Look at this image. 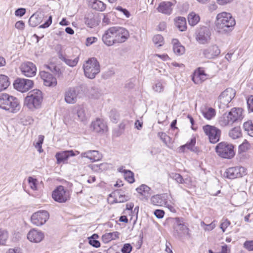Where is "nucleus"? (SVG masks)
Here are the masks:
<instances>
[{"instance_id": "49530a36", "label": "nucleus", "mask_w": 253, "mask_h": 253, "mask_svg": "<svg viewBox=\"0 0 253 253\" xmlns=\"http://www.w3.org/2000/svg\"><path fill=\"white\" fill-rule=\"evenodd\" d=\"M153 41L155 44L160 46L164 43V38L161 35H157L153 37Z\"/></svg>"}, {"instance_id": "de8ad7c7", "label": "nucleus", "mask_w": 253, "mask_h": 253, "mask_svg": "<svg viewBox=\"0 0 253 253\" xmlns=\"http://www.w3.org/2000/svg\"><path fill=\"white\" fill-rule=\"evenodd\" d=\"M44 138V137L43 135H39V137H38V141L35 144V147H36V148L38 149V151L40 153H42L43 151L42 146V144L43 143Z\"/></svg>"}, {"instance_id": "774afa93", "label": "nucleus", "mask_w": 253, "mask_h": 253, "mask_svg": "<svg viewBox=\"0 0 253 253\" xmlns=\"http://www.w3.org/2000/svg\"><path fill=\"white\" fill-rule=\"evenodd\" d=\"M97 40V39L95 37L87 38L86 40V45L87 46H89V45L92 44V43H94L95 42H96Z\"/></svg>"}, {"instance_id": "f704fd0d", "label": "nucleus", "mask_w": 253, "mask_h": 253, "mask_svg": "<svg viewBox=\"0 0 253 253\" xmlns=\"http://www.w3.org/2000/svg\"><path fill=\"white\" fill-rule=\"evenodd\" d=\"M150 188L145 184H142L136 188L138 193L146 198L150 196Z\"/></svg>"}, {"instance_id": "c03bdc74", "label": "nucleus", "mask_w": 253, "mask_h": 253, "mask_svg": "<svg viewBox=\"0 0 253 253\" xmlns=\"http://www.w3.org/2000/svg\"><path fill=\"white\" fill-rule=\"evenodd\" d=\"M8 238V234L7 231L0 229V245H5Z\"/></svg>"}, {"instance_id": "9b49d317", "label": "nucleus", "mask_w": 253, "mask_h": 253, "mask_svg": "<svg viewBox=\"0 0 253 253\" xmlns=\"http://www.w3.org/2000/svg\"><path fill=\"white\" fill-rule=\"evenodd\" d=\"M34 85L32 80L18 78L15 80L13 83L14 88L21 92H25L32 88Z\"/></svg>"}, {"instance_id": "58836bf2", "label": "nucleus", "mask_w": 253, "mask_h": 253, "mask_svg": "<svg viewBox=\"0 0 253 253\" xmlns=\"http://www.w3.org/2000/svg\"><path fill=\"white\" fill-rule=\"evenodd\" d=\"M189 24L193 26L196 25L200 21V17L195 12L190 13L188 16Z\"/></svg>"}, {"instance_id": "f3484780", "label": "nucleus", "mask_w": 253, "mask_h": 253, "mask_svg": "<svg viewBox=\"0 0 253 253\" xmlns=\"http://www.w3.org/2000/svg\"><path fill=\"white\" fill-rule=\"evenodd\" d=\"M90 128L93 131L100 134L106 132L108 130L106 123L100 119H96L93 121L91 123Z\"/></svg>"}, {"instance_id": "338daca9", "label": "nucleus", "mask_w": 253, "mask_h": 253, "mask_svg": "<svg viewBox=\"0 0 253 253\" xmlns=\"http://www.w3.org/2000/svg\"><path fill=\"white\" fill-rule=\"evenodd\" d=\"M129 198V196H116V201L117 202L123 203L127 201Z\"/></svg>"}, {"instance_id": "13d9d810", "label": "nucleus", "mask_w": 253, "mask_h": 253, "mask_svg": "<svg viewBox=\"0 0 253 253\" xmlns=\"http://www.w3.org/2000/svg\"><path fill=\"white\" fill-rule=\"evenodd\" d=\"M230 222L227 219H224L222 220L221 223L220 224V227L224 232L225 229L230 225Z\"/></svg>"}, {"instance_id": "c9c22d12", "label": "nucleus", "mask_w": 253, "mask_h": 253, "mask_svg": "<svg viewBox=\"0 0 253 253\" xmlns=\"http://www.w3.org/2000/svg\"><path fill=\"white\" fill-rule=\"evenodd\" d=\"M9 84L8 77L4 75H0V92L6 89Z\"/></svg>"}, {"instance_id": "f03ea898", "label": "nucleus", "mask_w": 253, "mask_h": 253, "mask_svg": "<svg viewBox=\"0 0 253 253\" xmlns=\"http://www.w3.org/2000/svg\"><path fill=\"white\" fill-rule=\"evenodd\" d=\"M42 92L39 89H34L30 91L24 100V105L29 109L34 110L39 108L42 101Z\"/></svg>"}, {"instance_id": "bf43d9fd", "label": "nucleus", "mask_w": 253, "mask_h": 253, "mask_svg": "<svg viewBox=\"0 0 253 253\" xmlns=\"http://www.w3.org/2000/svg\"><path fill=\"white\" fill-rule=\"evenodd\" d=\"M132 250V247L129 244H125L122 248V253H130Z\"/></svg>"}, {"instance_id": "052dcab7", "label": "nucleus", "mask_w": 253, "mask_h": 253, "mask_svg": "<svg viewBox=\"0 0 253 253\" xmlns=\"http://www.w3.org/2000/svg\"><path fill=\"white\" fill-rule=\"evenodd\" d=\"M247 105L249 109L253 112V95H251L247 99Z\"/></svg>"}, {"instance_id": "393cba45", "label": "nucleus", "mask_w": 253, "mask_h": 253, "mask_svg": "<svg viewBox=\"0 0 253 253\" xmlns=\"http://www.w3.org/2000/svg\"><path fill=\"white\" fill-rule=\"evenodd\" d=\"M172 5V3L169 1H164L160 3L157 8V10L160 12L169 15L171 14L172 10L171 7Z\"/></svg>"}, {"instance_id": "bb28decb", "label": "nucleus", "mask_w": 253, "mask_h": 253, "mask_svg": "<svg viewBox=\"0 0 253 253\" xmlns=\"http://www.w3.org/2000/svg\"><path fill=\"white\" fill-rule=\"evenodd\" d=\"M207 79V75L203 70H198L195 72L192 77V81L196 84H200Z\"/></svg>"}, {"instance_id": "9d476101", "label": "nucleus", "mask_w": 253, "mask_h": 253, "mask_svg": "<svg viewBox=\"0 0 253 253\" xmlns=\"http://www.w3.org/2000/svg\"><path fill=\"white\" fill-rule=\"evenodd\" d=\"M82 90L80 87H70L64 93L65 101L68 104H74L78 98L82 97Z\"/></svg>"}, {"instance_id": "2f4dec72", "label": "nucleus", "mask_w": 253, "mask_h": 253, "mask_svg": "<svg viewBox=\"0 0 253 253\" xmlns=\"http://www.w3.org/2000/svg\"><path fill=\"white\" fill-rule=\"evenodd\" d=\"M12 95L7 93L0 94V108L6 111L8 103Z\"/></svg>"}, {"instance_id": "ddd939ff", "label": "nucleus", "mask_w": 253, "mask_h": 253, "mask_svg": "<svg viewBox=\"0 0 253 253\" xmlns=\"http://www.w3.org/2000/svg\"><path fill=\"white\" fill-rule=\"evenodd\" d=\"M49 213L46 211H40L35 212L31 217L32 223L36 226L43 225L49 218Z\"/></svg>"}, {"instance_id": "423d86ee", "label": "nucleus", "mask_w": 253, "mask_h": 253, "mask_svg": "<svg viewBox=\"0 0 253 253\" xmlns=\"http://www.w3.org/2000/svg\"><path fill=\"white\" fill-rule=\"evenodd\" d=\"M173 223V234L175 236L182 237L189 235V228L185 225L183 218L176 217L171 219Z\"/></svg>"}, {"instance_id": "e433bc0d", "label": "nucleus", "mask_w": 253, "mask_h": 253, "mask_svg": "<svg viewBox=\"0 0 253 253\" xmlns=\"http://www.w3.org/2000/svg\"><path fill=\"white\" fill-rule=\"evenodd\" d=\"M202 113L204 117L209 120H211L215 115V110L211 107L202 110Z\"/></svg>"}, {"instance_id": "4c0bfd02", "label": "nucleus", "mask_w": 253, "mask_h": 253, "mask_svg": "<svg viewBox=\"0 0 253 253\" xmlns=\"http://www.w3.org/2000/svg\"><path fill=\"white\" fill-rule=\"evenodd\" d=\"M229 136L233 139L239 138L242 136L241 129L240 127H235L229 132Z\"/></svg>"}, {"instance_id": "7c9ffc66", "label": "nucleus", "mask_w": 253, "mask_h": 253, "mask_svg": "<svg viewBox=\"0 0 253 253\" xmlns=\"http://www.w3.org/2000/svg\"><path fill=\"white\" fill-rule=\"evenodd\" d=\"M84 22L90 28H92L97 25L95 16L92 13H88L85 16Z\"/></svg>"}, {"instance_id": "6e6552de", "label": "nucleus", "mask_w": 253, "mask_h": 253, "mask_svg": "<svg viewBox=\"0 0 253 253\" xmlns=\"http://www.w3.org/2000/svg\"><path fill=\"white\" fill-rule=\"evenodd\" d=\"M236 92L232 88H228L221 92L218 98V106L220 109L227 107L228 104L234 98Z\"/></svg>"}, {"instance_id": "4d7b16f0", "label": "nucleus", "mask_w": 253, "mask_h": 253, "mask_svg": "<svg viewBox=\"0 0 253 253\" xmlns=\"http://www.w3.org/2000/svg\"><path fill=\"white\" fill-rule=\"evenodd\" d=\"M196 143V140L195 138L191 139L190 142L189 143H186L185 145L186 148L187 149L190 150L192 151H194V146Z\"/></svg>"}, {"instance_id": "5701e85b", "label": "nucleus", "mask_w": 253, "mask_h": 253, "mask_svg": "<svg viewBox=\"0 0 253 253\" xmlns=\"http://www.w3.org/2000/svg\"><path fill=\"white\" fill-rule=\"evenodd\" d=\"M82 157L86 158L92 162L100 160L102 155L98 151L90 150L81 154Z\"/></svg>"}, {"instance_id": "39448f33", "label": "nucleus", "mask_w": 253, "mask_h": 253, "mask_svg": "<svg viewBox=\"0 0 253 253\" xmlns=\"http://www.w3.org/2000/svg\"><path fill=\"white\" fill-rule=\"evenodd\" d=\"M215 151L219 156L224 159H231L235 154L233 145L225 142L218 143Z\"/></svg>"}, {"instance_id": "69168bd1", "label": "nucleus", "mask_w": 253, "mask_h": 253, "mask_svg": "<svg viewBox=\"0 0 253 253\" xmlns=\"http://www.w3.org/2000/svg\"><path fill=\"white\" fill-rule=\"evenodd\" d=\"M165 212L161 210H156L154 211L155 215L158 218H162L164 217Z\"/></svg>"}, {"instance_id": "ea45409f", "label": "nucleus", "mask_w": 253, "mask_h": 253, "mask_svg": "<svg viewBox=\"0 0 253 253\" xmlns=\"http://www.w3.org/2000/svg\"><path fill=\"white\" fill-rule=\"evenodd\" d=\"M40 22L41 18L36 14H33L29 19V24L33 27L37 26L40 24Z\"/></svg>"}, {"instance_id": "a18cd8bd", "label": "nucleus", "mask_w": 253, "mask_h": 253, "mask_svg": "<svg viewBox=\"0 0 253 253\" xmlns=\"http://www.w3.org/2000/svg\"><path fill=\"white\" fill-rule=\"evenodd\" d=\"M152 88L155 92L161 93L164 91L165 86L162 82H158L153 85Z\"/></svg>"}, {"instance_id": "09e8293b", "label": "nucleus", "mask_w": 253, "mask_h": 253, "mask_svg": "<svg viewBox=\"0 0 253 253\" xmlns=\"http://www.w3.org/2000/svg\"><path fill=\"white\" fill-rule=\"evenodd\" d=\"M94 236L98 237V235L96 234H94L90 238H89V243L90 245L95 248H98L100 246V243L98 240L94 239Z\"/></svg>"}, {"instance_id": "1a4fd4ad", "label": "nucleus", "mask_w": 253, "mask_h": 253, "mask_svg": "<svg viewBox=\"0 0 253 253\" xmlns=\"http://www.w3.org/2000/svg\"><path fill=\"white\" fill-rule=\"evenodd\" d=\"M203 129L211 143L214 144L219 140L221 132L217 127L207 125L203 126Z\"/></svg>"}, {"instance_id": "680f3d73", "label": "nucleus", "mask_w": 253, "mask_h": 253, "mask_svg": "<svg viewBox=\"0 0 253 253\" xmlns=\"http://www.w3.org/2000/svg\"><path fill=\"white\" fill-rule=\"evenodd\" d=\"M15 27L19 30H23L25 28V23L23 21H18L16 22Z\"/></svg>"}, {"instance_id": "20e7f679", "label": "nucleus", "mask_w": 253, "mask_h": 253, "mask_svg": "<svg viewBox=\"0 0 253 253\" xmlns=\"http://www.w3.org/2000/svg\"><path fill=\"white\" fill-rule=\"evenodd\" d=\"M84 76L90 79L95 78L100 71L99 62L95 58H91L86 61L83 66Z\"/></svg>"}, {"instance_id": "dca6fc26", "label": "nucleus", "mask_w": 253, "mask_h": 253, "mask_svg": "<svg viewBox=\"0 0 253 253\" xmlns=\"http://www.w3.org/2000/svg\"><path fill=\"white\" fill-rule=\"evenodd\" d=\"M20 70L22 74L27 77H32L36 75L37 67L32 62L27 61L21 63Z\"/></svg>"}, {"instance_id": "79ce46f5", "label": "nucleus", "mask_w": 253, "mask_h": 253, "mask_svg": "<svg viewBox=\"0 0 253 253\" xmlns=\"http://www.w3.org/2000/svg\"><path fill=\"white\" fill-rule=\"evenodd\" d=\"M122 169H120V171H122ZM122 172L124 173V177L125 179L130 183H132L134 181V175L132 172L130 170L124 169Z\"/></svg>"}, {"instance_id": "603ef678", "label": "nucleus", "mask_w": 253, "mask_h": 253, "mask_svg": "<svg viewBox=\"0 0 253 253\" xmlns=\"http://www.w3.org/2000/svg\"><path fill=\"white\" fill-rule=\"evenodd\" d=\"M28 182L31 189L34 190H37V180L36 179L32 177H29L28 178Z\"/></svg>"}, {"instance_id": "8fccbe9b", "label": "nucleus", "mask_w": 253, "mask_h": 253, "mask_svg": "<svg viewBox=\"0 0 253 253\" xmlns=\"http://www.w3.org/2000/svg\"><path fill=\"white\" fill-rule=\"evenodd\" d=\"M158 136L162 140V141L166 145H168V140L169 139V137L167 135V134L163 132H160L158 133Z\"/></svg>"}, {"instance_id": "0eeeda50", "label": "nucleus", "mask_w": 253, "mask_h": 253, "mask_svg": "<svg viewBox=\"0 0 253 253\" xmlns=\"http://www.w3.org/2000/svg\"><path fill=\"white\" fill-rule=\"evenodd\" d=\"M52 197L54 200L59 203H64L70 200V191L64 186H57L52 192Z\"/></svg>"}, {"instance_id": "72a5a7b5", "label": "nucleus", "mask_w": 253, "mask_h": 253, "mask_svg": "<svg viewBox=\"0 0 253 253\" xmlns=\"http://www.w3.org/2000/svg\"><path fill=\"white\" fill-rule=\"evenodd\" d=\"M119 233L118 232L107 233L104 234L102 237V241L105 243H107L113 240L119 238Z\"/></svg>"}, {"instance_id": "5fc2aeb1", "label": "nucleus", "mask_w": 253, "mask_h": 253, "mask_svg": "<svg viewBox=\"0 0 253 253\" xmlns=\"http://www.w3.org/2000/svg\"><path fill=\"white\" fill-rule=\"evenodd\" d=\"M230 248L227 245H224L221 246V250L220 252L214 253L212 250H210L209 253H230Z\"/></svg>"}, {"instance_id": "a211bd4d", "label": "nucleus", "mask_w": 253, "mask_h": 253, "mask_svg": "<svg viewBox=\"0 0 253 253\" xmlns=\"http://www.w3.org/2000/svg\"><path fill=\"white\" fill-rule=\"evenodd\" d=\"M40 76L43 81L44 84L47 86H55L57 84L56 79L47 71H42Z\"/></svg>"}, {"instance_id": "37998d69", "label": "nucleus", "mask_w": 253, "mask_h": 253, "mask_svg": "<svg viewBox=\"0 0 253 253\" xmlns=\"http://www.w3.org/2000/svg\"><path fill=\"white\" fill-rule=\"evenodd\" d=\"M169 177L175 180V181L179 184H184L185 183V180L183 178L182 176L177 173L172 172L169 174Z\"/></svg>"}, {"instance_id": "c85d7f7f", "label": "nucleus", "mask_w": 253, "mask_h": 253, "mask_svg": "<svg viewBox=\"0 0 253 253\" xmlns=\"http://www.w3.org/2000/svg\"><path fill=\"white\" fill-rule=\"evenodd\" d=\"M151 201L154 205L166 207L168 206V202L164 197L160 195H156L152 197Z\"/></svg>"}, {"instance_id": "cd10ccee", "label": "nucleus", "mask_w": 253, "mask_h": 253, "mask_svg": "<svg viewBox=\"0 0 253 253\" xmlns=\"http://www.w3.org/2000/svg\"><path fill=\"white\" fill-rule=\"evenodd\" d=\"M89 5L94 9L103 11L106 8V4L99 0H88Z\"/></svg>"}, {"instance_id": "412c9836", "label": "nucleus", "mask_w": 253, "mask_h": 253, "mask_svg": "<svg viewBox=\"0 0 253 253\" xmlns=\"http://www.w3.org/2000/svg\"><path fill=\"white\" fill-rule=\"evenodd\" d=\"M44 238L43 233L39 230L33 229L27 234V239L32 242L39 243Z\"/></svg>"}, {"instance_id": "f8f14e48", "label": "nucleus", "mask_w": 253, "mask_h": 253, "mask_svg": "<svg viewBox=\"0 0 253 253\" xmlns=\"http://www.w3.org/2000/svg\"><path fill=\"white\" fill-rule=\"evenodd\" d=\"M195 35L196 41L200 44H206L210 41L211 33L207 27L204 26L198 29Z\"/></svg>"}, {"instance_id": "a19ab883", "label": "nucleus", "mask_w": 253, "mask_h": 253, "mask_svg": "<svg viewBox=\"0 0 253 253\" xmlns=\"http://www.w3.org/2000/svg\"><path fill=\"white\" fill-rule=\"evenodd\" d=\"M243 127L248 134L253 137V123L251 121H247L244 123Z\"/></svg>"}, {"instance_id": "aec40b11", "label": "nucleus", "mask_w": 253, "mask_h": 253, "mask_svg": "<svg viewBox=\"0 0 253 253\" xmlns=\"http://www.w3.org/2000/svg\"><path fill=\"white\" fill-rule=\"evenodd\" d=\"M203 53L205 57L212 59L219 55L220 50L216 45H211L204 49Z\"/></svg>"}, {"instance_id": "6e6d98bb", "label": "nucleus", "mask_w": 253, "mask_h": 253, "mask_svg": "<svg viewBox=\"0 0 253 253\" xmlns=\"http://www.w3.org/2000/svg\"><path fill=\"white\" fill-rule=\"evenodd\" d=\"M250 145L249 143L246 140H245L244 142L239 146V149L242 152H245L248 150L250 148Z\"/></svg>"}, {"instance_id": "864d4df0", "label": "nucleus", "mask_w": 253, "mask_h": 253, "mask_svg": "<svg viewBox=\"0 0 253 253\" xmlns=\"http://www.w3.org/2000/svg\"><path fill=\"white\" fill-rule=\"evenodd\" d=\"M243 247L249 251H253V240L246 241L244 243Z\"/></svg>"}, {"instance_id": "3c124183", "label": "nucleus", "mask_w": 253, "mask_h": 253, "mask_svg": "<svg viewBox=\"0 0 253 253\" xmlns=\"http://www.w3.org/2000/svg\"><path fill=\"white\" fill-rule=\"evenodd\" d=\"M78 117L79 119L83 121L86 118L85 111L83 108H80L77 112Z\"/></svg>"}, {"instance_id": "4468645a", "label": "nucleus", "mask_w": 253, "mask_h": 253, "mask_svg": "<svg viewBox=\"0 0 253 253\" xmlns=\"http://www.w3.org/2000/svg\"><path fill=\"white\" fill-rule=\"evenodd\" d=\"M246 173V169L242 167H235L229 168L224 173V176L229 179H234L240 177Z\"/></svg>"}, {"instance_id": "0e129e2a", "label": "nucleus", "mask_w": 253, "mask_h": 253, "mask_svg": "<svg viewBox=\"0 0 253 253\" xmlns=\"http://www.w3.org/2000/svg\"><path fill=\"white\" fill-rule=\"evenodd\" d=\"M52 23V16H50L48 20L43 24L41 25L39 28H45L49 27Z\"/></svg>"}, {"instance_id": "a878e982", "label": "nucleus", "mask_w": 253, "mask_h": 253, "mask_svg": "<svg viewBox=\"0 0 253 253\" xmlns=\"http://www.w3.org/2000/svg\"><path fill=\"white\" fill-rule=\"evenodd\" d=\"M58 57L67 65L72 67L76 66L79 61L78 57H77L73 60L69 59L66 55H64L61 51L58 53Z\"/></svg>"}, {"instance_id": "2eb2a0df", "label": "nucleus", "mask_w": 253, "mask_h": 253, "mask_svg": "<svg viewBox=\"0 0 253 253\" xmlns=\"http://www.w3.org/2000/svg\"><path fill=\"white\" fill-rule=\"evenodd\" d=\"M116 26L108 29L103 35L102 41L107 46H111L116 44Z\"/></svg>"}, {"instance_id": "e2e57ef3", "label": "nucleus", "mask_w": 253, "mask_h": 253, "mask_svg": "<svg viewBox=\"0 0 253 253\" xmlns=\"http://www.w3.org/2000/svg\"><path fill=\"white\" fill-rule=\"evenodd\" d=\"M26 13V9L24 8H19L17 9L15 12V14L17 16H23Z\"/></svg>"}, {"instance_id": "b1692460", "label": "nucleus", "mask_w": 253, "mask_h": 253, "mask_svg": "<svg viewBox=\"0 0 253 253\" xmlns=\"http://www.w3.org/2000/svg\"><path fill=\"white\" fill-rule=\"evenodd\" d=\"M76 154L72 150L65 151L61 152H58L56 154L55 157L57 159V163L60 164L67 160L70 156H74Z\"/></svg>"}, {"instance_id": "473e14b6", "label": "nucleus", "mask_w": 253, "mask_h": 253, "mask_svg": "<svg viewBox=\"0 0 253 253\" xmlns=\"http://www.w3.org/2000/svg\"><path fill=\"white\" fill-rule=\"evenodd\" d=\"M175 25L181 31H184L187 28L186 19L183 17H177L174 19Z\"/></svg>"}, {"instance_id": "6ab92c4d", "label": "nucleus", "mask_w": 253, "mask_h": 253, "mask_svg": "<svg viewBox=\"0 0 253 253\" xmlns=\"http://www.w3.org/2000/svg\"><path fill=\"white\" fill-rule=\"evenodd\" d=\"M116 43H121L126 42L129 37L128 31L125 28L116 26Z\"/></svg>"}, {"instance_id": "f257e3e1", "label": "nucleus", "mask_w": 253, "mask_h": 253, "mask_svg": "<svg viewBox=\"0 0 253 253\" xmlns=\"http://www.w3.org/2000/svg\"><path fill=\"white\" fill-rule=\"evenodd\" d=\"M236 24L235 19L230 13L223 12L216 16L217 31L221 34H228L234 29Z\"/></svg>"}, {"instance_id": "7ed1b4c3", "label": "nucleus", "mask_w": 253, "mask_h": 253, "mask_svg": "<svg viewBox=\"0 0 253 253\" xmlns=\"http://www.w3.org/2000/svg\"><path fill=\"white\" fill-rule=\"evenodd\" d=\"M243 109L241 108H234L228 113L224 114L219 120L220 126H231L234 122L242 118Z\"/></svg>"}, {"instance_id": "c756f323", "label": "nucleus", "mask_w": 253, "mask_h": 253, "mask_svg": "<svg viewBox=\"0 0 253 253\" xmlns=\"http://www.w3.org/2000/svg\"><path fill=\"white\" fill-rule=\"evenodd\" d=\"M173 50L177 55H181L185 52V47L182 45L177 39L172 40Z\"/></svg>"}, {"instance_id": "4be33fe9", "label": "nucleus", "mask_w": 253, "mask_h": 253, "mask_svg": "<svg viewBox=\"0 0 253 253\" xmlns=\"http://www.w3.org/2000/svg\"><path fill=\"white\" fill-rule=\"evenodd\" d=\"M7 104L8 106L6 108V111L9 113H16L20 109L21 106L19 101L18 99L14 96H11Z\"/></svg>"}]
</instances>
